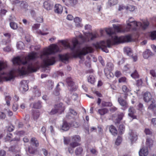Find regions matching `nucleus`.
I'll return each mask as SVG.
<instances>
[{
  "instance_id": "49530a36",
  "label": "nucleus",
  "mask_w": 156,
  "mask_h": 156,
  "mask_svg": "<svg viewBox=\"0 0 156 156\" xmlns=\"http://www.w3.org/2000/svg\"><path fill=\"white\" fill-rule=\"evenodd\" d=\"M122 90L124 92H129L131 90L130 88H128L125 85H124L122 87Z\"/></svg>"
},
{
  "instance_id": "0eeeda50",
  "label": "nucleus",
  "mask_w": 156,
  "mask_h": 156,
  "mask_svg": "<svg viewBox=\"0 0 156 156\" xmlns=\"http://www.w3.org/2000/svg\"><path fill=\"white\" fill-rule=\"evenodd\" d=\"M66 81L68 85L71 87L70 90L72 91H75L77 88L76 86L74 87V83L73 82L72 79L70 77H68L66 79Z\"/></svg>"
},
{
  "instance_id": "412c9836",
  "label": "nucleus",
  "mask_w": 156,
  "mask_h": 156,
  "mask_svg": "<svg viewBox=\"0 0 156 156\" xmlns=\"http://www.w3.org/2000/svg\"><path fill=\"white\" fill-rule=\"evenodd\" d=\"M37 151V149L35 147H33V146L30 145L27 151L30 154H34Z\"/></svg>"
},
{
  "instance_id": "864d4df0",
  "label": "nucleus",
  "mask_w": 156,
  "mask_h": 156,
  "mask_svg": "<svg viewBox=\"0 0 156 156\" xmlns=\"http://www.w3.org/2000/svg\"><path fill=\"white\" fill-rule=\"evenodd\" d=\"M57 112H58V111L55 108L54 109H53L51 111V112H50V113H49V114H50V115H54L55 114H56V113H57Z\"/></svg>"
},
{
  "instance_id": "5fc2aeb1",
  "label": "nucleus",
  "mask_w": 156,
  "mask_h": 156,
  "mask_svg": "<svg viewBox=\"0 0 156 156\" xmlns=\"http://www.w3.org/2000/svg\"><path fill=\"white\" fill-rule=\"evenodd\" d=\"M20 6L21 7L26 8L27 7V5L24 2H21Z\"/></svg>"
},
{
  "instance_id": "bf43d9fd",
  "label": "nucleus",
  "mask_w": 156,
  "mask_h": 156,
  "mask_svg": "<svg viewBox=\"0 0 156 156\" xmlns=\"http://www.w3.org/2000/svg\"><path fill=\"white\" fill-rule=\"evenodd\" d=\"M126 78L125 77H122L120 78L119 80V83H122L126 81Z\"/></svg>"
},
{
  "instance_id": "473e14b6",
  "label": "nucleus",
  "mask_w": 156,
  "mask_h": 156,
  "mask_svg": "<svg viewBox=\"0 0 156 156\" xmlns=\"http://www.w3.org/2000/svg\"><path fill=\"white\" fill-rule=\"evenodd\" d=\"M150 74L151 76V78L155 80L156 78V72L154 70L152 69L150 71Z\"/></svg>"
},
{
  "instance_id": "423d86ee",
  "label": "nucleus",
  "mask_w": 156,
  "mask_h": 156,
  "mask_svg": "<svg viewBox=\"0 0 156 156\" xmlns=\"http://www.w3.org/2000/svg\"><path fill=\"white\" fill-rule=\"evenodd\" d=\"M20 90L23 92H25L28 89L27 82L26 80H23L20 83Z\"/></svg>"
},
{
  "instance_id": "c756f323",
  "label": "nucleus",
  "mask_w": 156,
  "mask_h": 156,
  "mask_svg": "<svg viewBox=\"0 0 156 156\" xmlns=\"http://www.w3.org/2000/svg\"><path fill=\"white\" fill-rule=\"evenodd\" d=\"M59 58L62 62H64V61H66L68 60L69 58V56L67 54L63 55H59Z\"/></svg>"
},
{
  "instance_id": "39448f33",
  "label": "nucleus",
  "mask_w": 156,
  "mask_h": 156,
  "mask_svg": "<svg viewBox=\"0 0 156 156\" xmlns=\"http://www.w3.org/2000/svg\"><path fill=\"white\" fill-rule=\"evenodd\" d=\"M118 101L119 104L122 107V109L125 110L128 107V105L126 101L123 99L122 97L120 96L118 98Z\"/></svg>"
},
{
  "instance_id": "4be33fe9",
  "label": "nucleus",
  "mask_w": 156,
  "mask_h": 156,
  "mask_svg": "<svg viewBox=\"0 0 156 156\" xmlns=\"http://www.w3.org/2000/svg\"><path fill=\"white\" fill-rule=\"evenodd\" d=\"M12 134L9 133L6 136V137L5 139L6 140L12 141L13 140H18L19 139L18 138H14L12 139Z\"/></svg>"
},
{
  "instance_id": "f704fd0d",
  "label": "nucleus",
  "mask_w": 156,
  "mask_h": 156,
  "mask_svg": "<svg viewBox=\"0 0 156 156\" xmlns=\"http://www.w3.org/2000/svg\"><path fill=\"white\" fill-rule=\"evenodd\" d=\"M101 105L103 107H111L112 106V104L111 102L105 101H102Z\"/></svg>"
},
{
  "instance_id": "774afa93",
  "label": "nucleus",
  "mask_w": 156,
  "mask_h": 156,
  "mask_svg": "<svg viewBox=\"0 0 156 156\" xmlns=\"http://www.w3.org/2000/svg\"><path fill=\"white\" fill-rule=\"evenodd\" d=\"M6 154V152L4 150H0V156H4Z\"/></svg>"
},
{
  "instance_id": "a18cd8bd",
  "label": "nucleus",
  "mask_w": 156,
  "mask_h": 156,
  "mask_svg": "<svg viewBox=\"0 0 156 156\" xmlns=\"http://www.w3.org/2000/svg\"><path fill=\"white\" fill-rule=\"evenodd\" d=\"M122 140V138L120 136H118L115 142V144L117 145H119L121 142Z\"/></svg>"
},
{
  "instance_id": "603ef678",
  "label": "nucleus",
  "mask_w": 156,
  "mask_h": 156,
  "mask_svg": "<svg viewBox=\"0 0 156 156\" xmlns=\"http://www.w3.org/2000/svg\"><path fill=\"white\" fill-rule=\"evenodd\" d=\"M6 117L5 114L3 112L0 111V119H4Z\"/></svg>"
},
{
  "instance_id": "c03bdc74",
  "label": "nucleus",
  "mask_w": 156,
  "mask_h": 156,
  "mask_svg": "<svg viewBox=\"0 0 156 156\" xmlns=\"http://www.w3.org/2000/svg\"><path fill=\"white\" fill-rule=\"evenodd\" d=\"M70 5L72 6L76 5L77 2V0H69Z\"/></svg>"
},
{
  "instance_id": "8fccbe9b",
  "label": "nucleus",
  "mask_w": 156,
  "mask_h": 156,
  "mask_svg": "<svg viewBox=\"0 0 156 156\" xmlns=\"http://www.w3.org/2000/svg\"><path fill=\"white\" fill-rule=\"evenodd\" d=\"M126 9L130 11H133L135 10V7L132 5H129L126 7Z\"/></svg>"
},
{
  "instance_id": "a211bd4d",
  "label": "nucleus",
  "mask_w": 156,
  "mask_h": 156,
  "mask_svg": "<svg viewBox=\"0 0 156 156\" xmlns=\"http://www.w3.org/2000/svg\"><path fill=\"white\" fill-rule=\"evenodd\" d=\"M43 5L45 9L48 10L51 9L53 7V5L50 3L49 1H45Z\"/></svg>"
},
{
  "instance_id": "20e7f679",
  "label": "nucleus",
  "mask_w": 156,
  "mask_h": 156,
  "mask_svg": "<svg viewBox=\"0 0 156 156\" xmlns=\"http://www.w3.org/2000/svg\"><path fill=\"white\" fill-rule=\"evenodd\" d=\"M127 24L126 30L128 31L130 30H136L140 27L145 30L147 28L149 25L148 22H144L142 24L141 23L137 22L134 20L132 17H130L129 20L126 22Z\"/></svg>"
},
{
  "instance_id": "393cba45",
  "label": "nucleus",
  "mask_w": 156,
  "mask_h": 156,
  "mask_svg": "<svg viewBox=\"0 0 156 156\" xmlns=\"http://www.w3.org/2000/svg\"><path fill=\"white\" fill-rule=\"evenodd\" d=\"M151 103L148 107V109L153 110L156 107V101L154 99H152Z\"/></svg>"
},
{
  "instance_id": "6ab92c4d",
  "label": "nucleus",
  "mask_w": 156,
  "mask_h": 156,
  "mask_svg": "<svg viewBox=\"0 0 156 156\" xmlns=\"http://www.w3.org/2000/svg\"><path fill=\"white\" fill-rule=\"evenodd\" d=\"M70 126V124H69L66 122H64L63 123L61 129L64 131H66L69 129Z\"/></svg>"
},
{
  "instance_id": "4c0bfd02",
  "label": "nucleus",
  "mask_w": 156,
  "mask_h": 156,
  "mask_svg": "<svg viewBox=\"0 0 156 156\" xmlns=\"http://www.w3.org/2000/svg\"><path fill=\"white\" fill-rule=\"evenodd\" d=\"M41 107L40 102H38L33 104V108H35L39 109Z\"/></svg>"
},
{
  "instance_id": "c9c22d12",
  "label": "nucleus",
  "mask_w": 156,
  "mask_h": 156,
  "mask_svg": "<svg viewBox=\"0 0 156 156\" xmlns=\"http://www.w3.org/2000/svg\"><path fill=\"white\" fill-rule=\"evenodd\" d=\"M118 3V0H108V4L110 6L116 5Z\"/></svg>"
},
{
  "instance_id": "a19ab883",
  "label": "nucleus",
  "mask_w": 156,
  "mask_h": 156,
  "mask_svg": "<svg viewBox=\"0 0 156 156\" xmlns=\"http://www.w3.org/2000/svg\"><path fill=\"white\" fill-rule=\"evenodd\" d=\"M107 69L109 71H111L113 69L114 66L113 64L111 63H108L107 65Z\"/></svg>"
},
{
  "instance_id": "7c9ffc66",
  "label": "nucleus",
  "mask_w": 156,
  "mask_h": 156,
  "mask_svg": "<svg viewBox=\"0 0 156 156\" xmlns=\"http://www.w3.org/2000/svg\"><path fill=\"white\" fill-rule=\"evenodd\" d=\"M83 151V149L81 147H78L75 150V154L77 155H80L82 153Z\"/></svg>"
},
{
  "instance_id": "ea45409f",
  "label": "nucleus",
  "mask_w": 156,
  "mask_h": 156,
  "mask_svg": "<svg viewBox=\"0 0 156 156\" xmlns=\"http://www.w3.org/2000/svg\"><path fill=\"white\" fill-rule=\"evenodd\" d=\"M10 27L13 29H16L18 27L17 24L14 22H10Z\"/></svg>"
},
{
  "instance_id": "37998d69",
  "label": "nucleus",
  "mask_w": 156,
  "mask_h": 156,
  "mask_svg": "<svg viewBox=\"0 0 156 156\" xmlns=\"http://www.w3.org/2000/svg\"><path fill=\"white\" fill-rule=\"evenodd\" d=\"M79 145V144L77 142H73L70 144V147H72L73 148Z\"/></svg>"
},
{
  "instance_id": "9d476101",
  "label": "nucleus",
  "mask_w": 156,
  "mask_h": 156,
  "mask_svg": "<svg viewBox=\"0 0 156 156\" xmlns=\"http://www.w3.org/2000/svg\"><path fill=\"white\" fill-rule=\"evenodd\" d=\"M131 143H133V142L136 141L137 139V137L136 134L133 132H131L129 133V137Z\"/></svg>"
},
{
  "instance_id": "c85d7f7f",
  "label": "nucleus",
  "mask_w": 156,
  "mask_h": 156,
  "mask_svg": "<svg viewBox=\"0 0 156 156\" xmlns=\"http://www.w3.org/2000/svg\"><path fill=\"white\" fill-rule=\"evenodd\" d=\"M153 141L150 138H147L146 141V144L147 147H150L153 145Z\"/></svg>"
},
{
  "instance_id": "de8ad7c7",
  "label": "nucleus",
  "mask_w": 156,
  "mask_h": 156,
  "mask_svg": "<svg viewBox=\"0 0 156 156\" xmlns=\"http://www.w3.org/2000/svg\"><path fill=\"white\" fill-rule=\"evenodd\" d=\"M5 99L6 101L7 105L9 106L10 105V101L11 100V97L9 96H6Z\"/></svg>"
},
{
  "instance_id": "1a4fd4ad",
  "label": "nucleus",
  "mask_w": 156,
  "mask_h": 156,
  "mask_svg": "<svg viewBox=\"0 0 156 156\" xmlns=\"http://www.w3.org/2000/svg\"><path fill=\"white\" fill-rule=\"evenodd\" d=\"M55 108L58 111V112L60 114L65 109L62 103L55 105Z\"/></svg>"
},
{
  "instance_id": "6e6552de",
  "label": "nucleus",
  "mask_w": 156,
  "mask_h": 156,
  "mask_svg": "<svg viewBox=\"0 0 156 156\" xmlns=\"http://www.w3.org/2000/svg\"><path fill=\"white\" fill-rule=\"evenodd\" d=\"M154 54L149 50L147 49L143 53L144 58L145 59H147L149 57L152 56Z\"/></svg>"
},
{
  "instance_id": "f8f14e48",
  "label": "nucleus",
  "mask_w": 156,
  "mask_h": 156,
  "mask_svg": "<svg viewBox=\"0 0 156 156\" xmlns=\"http://www.w3.org/2000/svg\"><path fill=\"white\" fill-rule=\"evenodd\" d=\"M151 97V93L149 92H147L144 94V100L146 102H148L151 100H152Z\"/></svg>"
},
{
  "instance_id": "69168bd1",
  "label": "nucleus",
  "mask_w": 156,
  "mask_h": 156,
  "mask_svg": "<svg viewBox=\"0 0 156 156\" xmlns=\"http://www.w3.org/2000/svg\"><path fill=\"white\" fill-rule=\"evenodd\" d=\"M36 20V21L38 23H42L43 21V18L41 17H37Z\"/></svg>"
},
{
  "instance_id": "2eb2a0df",
  "label": "nucleus",
  "mask_w": 156,
  "mask_h": 156,
  "mask_svg": "<svg viewBox=\"0 0 156 156\" xmlns=\"http://www.w3.org/2000/svg\"><path fill=\"white\" fill-rule=\"evenodd\" d=\"M148 154V151L147 147L143 148L139 152V154L140 156H146Z\"/></svg>"
},
{
  "instance_id": "a878e982",
  "label": "nucleus",
  "mask_w": 156,
  "mask_h": 156,
  "mask_svg": "<svg viewBox=\"0 0 156 156\" xmlns=\"http://www.w3.org/2000/svg\"><path fill=\"white\" fill-rule=\"evenodd\" d=\"M80 137L79 135H75L71 137V141L73 142H78L80 141Z\"/></svg>"
},
{
  "instance_id": "aec40b11",
  "label": "nucleus",
  "mask_w": 156,
  "mask_h": 156,
  "mask_svg": "<svg viewBox=\"0 0 156 156\" xmlns=\"http://www.w3.org/2000/svg\"><path fill=\"white\" fill-rule=\"evenodd\" d=\"M109 130L112 135L115 136L117 134V131L115 126H111L109 128Z\"/></svg>"
},
{
  "instance_id": "72a5a7b5",
  "label": "nucleus",
  "mask_w": 156,
  "mask_h": 156,
  "mask_svg": "<svg viewBox=\"0 0 156 156\" xmlns=\"http://www.w3.org/2000/svg\"><path fill=\"white\" fill-rule=\"evenodd\" d=\"M88 81L91 84H93L95 82V79L93 76L90 75L88 78Z\"/></svg>"
},
{
  "instance_id": "f03ea898",
  "label": "nucleus",
  "mask_w": 156,
  "mask_h": 156,
  "mask_svg": "<svg viewBox=\"0 0 156 156\" xmlns=\"http://www.w3.org/2000/svg\"><path fill=\"white\" fill-rule=\"evenodd\" d=\"M105 30L107 34L111 37V39L108 40L106 42L104 41H100L97 44V48H101L106 53L108 52V50L106 48L107 46L110 48L112 45L120 43L129 42L132 40L131 37L129 35L118 37L115 35L111 28H105Z\"/></svg>"
},
{
  "instance_id": "7ed1b4c3",
  "label": "nucleus",
  "mask_w": 156,
  "mask_h": 156,
  "mask_svg": "<svg viewBox=\"0 0 156 156\" xmlns=\"http://www.w3.org/2000/svg\"><path fill=\"white\" fill-rule=\"evenodd\" d=\"M60 51L58 47L55 44L51 45L49 48H45L41 56V58L43 60L44 65L47 66L54 64L55 62V58L50 55L54 54Z\"/></svg>"
},
{
  "instance_id": "e433bc0d",
  "label": "nucleus",
  "mask_w": 156,
  "mask_h": 156,
  "mask_svg": "<svg viewBox=\"0 0 156 156\" xmlns=\"http://www.w3.org/2000/svg\"><path fill=\"white\" fill-rule=\"evenodd\" d=\"M59 85V84L57 85L55 89L54 92V94L56 96L58 95L59 94V91L60 90V89L58 87Z\"/></svg>"
},
{
  "instance_id": "2f4dec72",
  "label": "nucleus",
  "mask_w": 156,
  "mask_h": 156,
  "mask_svg": "<svg viewBox=\"0 0 156 156\" xmlns=\"http://www.w3.org/2000/svg\"><path fill=\"white\" fill-rule=\"evenodd\" d=\"M131 76L134 79L138 78L139 77V75L136 69H135L131 74Z\"/></svg>"
},
{
  "instance_id": "13d9d810",
  "label": "nucleus",
  "mask_w": 156,
  "mask_h": 156,
  "mask_svg": "<svg viewBox=\"0 0 156 156\" xmlns=\"http://www.w3.org/2000/svg\"><path fill=\"white\" fill-rule=\"evenodd\" d=\"M144 132L146 135H151L152 133V132L149 129H146L144 130Z\"/></svg>"
},
{
  "instance_id": "58836bf2",
  "label": "nucleus",
  "mask_w": 156,
  "mask_h": 156,
  "mask_svg": "<svg viewBox=\"0 0 156 156\" xmlns=\"http://www.w3.org/2000/svg\"><path fill=\"white\" fill-rule=\"evenodd\" d=\"M47 85L49 90H51L53 87V83L51 80L48 81Z\"/></svg>"
},
{
  "instance_id": "052dcab7",
  "label": "nucleus",
  "mask_w": 156,
  "mask_h": 156,
  "mask_svg": "<svg viewBox=\"0 0 156 156\" xmlns=\"http://www.w3.org/2000/svg\"><path fill=\"white\" fill-rule=\"evenodd\" d=\"M71 126L74 127H77L78 126V125L77 122H74L70 124Z\"/></svg>"
},
{
  "instance_id": "79ce46f5",
  "label": "nucleus",
  "mask_w": 156,
  "mask_h": 156,
  "mask_svg": "<svg viewBox=\"0 0 156 156\" xmlns=\"http://www.w3.org/2000/svg\"><path fill=\"white\" fill-rule=\"evenodd\" d=\"M106 69L104 70V72L105 73L106 76H107V78L108 79H110L111 78H112L113 76V74L111 73L109 71H108V73H106Z\"/></svg>"
},
{
  "instance_id": "e2e57ef3",
  "label": "nucleus",
  "mask_w": 156,
  "mask_h": 156,
  "mask_svg": "<svg viewBox=\"0 0 156 156\" xmlns=\"http://www.w3.org/2000/svg\"><path fill=\"white\" fill-rule=\"evenodd\" d=\"M40 25V24H35L32 26V28L35 30L37 29L39 27Z\"/></svg>"
},
{
  "instance_id": "3c124183",
  "label": "nucleus",
  "mask_w": 156,
  "mask_h": 156,
  "mask_svg": "<svg viewBox=\"0 0 156 156\" xmlns=\"http://www.w3.org/2000/svg\"><path fill=\"white\" fill-rule=\"evenodd\" d=\"M125 129V126L123 125H120L119 126V131L120 133H122Z\"/></svg>"
},
{
  "instance_id": "f257e3e1",
  "label": "nucleus",
  "mask_w": 156,
  "mask_h": 156,
  "mask_svg": "<svg viewBox=\"0 0 156 156\" xmlns=\"http://www.w3.org/2000/svg\"><path fill=\"white\" fill-rule=\"evenodd\" d=\"M84 36L80 35L78 36L79 41L75 38L73 39L72 41V45L70 46L67 41H61L60 42L65 49L70 48L72 51V54L74 57H80L82 55H85L92 52L93 49L90 47L85 46L81 50L76 49V46L78 44H81L89 42L90 40H93L97 37L98 35L97 33H84Z\"/></svg>"
},
{
  "instance_id": "6e6d98bb",
  "label": "nucleus",
  "mask_w": 156,
  "mask_h": 156,
  "mask_svg": "<svg viewBox=\"0 0 156 156\" xmlns=\"http://www.w3.org/2000/svg\"><path fill=\"white\" fill-rule=\"evenodd\" d=\"M11 49L12 48L9 46H7L3 48L4 51L7 52H9L11 51Z\"/></svg>"
},
{
  "instance_id": "bb28decb",
  "label": "nucleus",
  "mask_w": 156,
  "mask_h": 156,
  "mask_svg": "<svg viewBox=\"0 0 156 156\" xmlns=\"http://www.w3.org/2000/svg\"><path fill=\"white\" fill-rule=\"evenodd\" d=\"M32 115L34 119V120H36L39 117L40 114L38 111H34L32 112Z\"/></svg>"
},
{
  "instance_id": "cd10ccee",
  "label": "nucleus",
  "mask_w": 156,
  "mask_h": 156,
  "mask_svg": "<svg viewBox=\"0 0 156 156\" xmlns=\"http://www.w3.org/2000/svg\"><path fill=\"white\" fill-rule=\"evenodd\" d=\"M17 48L20 50L23 49L25 47L24 43L22 41H19L17 44Z\"/></svg>"
},
{
  "instance_id": "f3484780",
  "label": "nucleus",
  "mask_w": 156,
  "mask_h": 156,
  "mask_svg": "<svg viewBox=\"0 0 156 156\" xmlns=\"http://www.w3.org/2000/svg\"><path fill=\"white\" fill-rule=\"evenodd\" d=\"M30 145L34 146L35 147L39 146L38 141L35 137H32L30 140Z\"/></svg>"
},
{
  "instance_id": "dca6fc26",
  "label": "nucleus",
  "mask_w": 156,
  "mask_h": 156,
  "mask_svg": "<svg viewBox=\"0 0 156 156\" xmlns=\"http://www.w3.org/2000/svg\"><path fill=\"white\" fill-rule=\"evenodd\" d=\"M124 51L128 55L131 56L133 55V51L132 50L128 47H125L123 49Z\"/></svg>"
},
{
  "instance_id": "338daca9",
  "label": "nucleus",
  "mask_w": 156,
  "mask_h": 156,
  "mask_svg": "<svg viewBox=\"0 0 156 156\" xmlns=\"http://www.w3.org/2000/svg\"><path fill=\"white\" fill-rule=\"evenodd\" d=\"M42 151L45 156H49L50 154L45 149H43Z\"/></svg>"
},
{
  "instance_id": "ddd939ff",
  "label": "nucleus",
  "mask_w": 156,
  "mask_h": 156,
  "mask_svg": "<svg viewBox=\"0 0 156 156\" xmlns=\"http://www.w3.org/2000/svg\"><path fill=\"white\" fill-rule=\"evenodd\" d=\"M128 115L133 119H136V116L134 115L135 110L133 107H130L129 109Z\"/></svg>"
},
{
  "instance_id": "680f3d73",
  "label": "nucleus",
  "mask_w": 156,
  "mask_h": 156,
  "mask_svg": "<svg viewBox=\"0 0 156 156\" xmlns=\"http://www.w3.org/2000/svg\"><path fill=\"white\" fill-rule=\"evenodd\" d=\"M18 108V105L16 104H14L12 106V109L15 112L16 111Z\"/></svg>"
},
{
  "instance_id": "09e8293b",
  "label": "nucleus",
  "mask_w": 156,
  "mask_h": 156,
  "mask_svg": "<svg viewBox=\"0 0 156 156\" xmlns=\"http://www.w3.org/2000/svg\"><path fill=\"white\" fill-rule=\"evenodd\" d=\"M151 36L152 40H154L156 39V31L152 32L151 33Z\"/></svg>"
},
{
  "instance_id": "4d7b16f0",
  "label": "nucleus",
  "mask_w": 156,
  "mask_h": 156,
  "mask_svg": "<svg viewBox=\"0 0 156 156\" xmlns=\"http://www.w3.org/2000/svg\"><path fill=\"white\" fill-rule=\"evenodd\" d=\"M91 26L89 24H86L84 27V28L85 30L89 31L91 29Z\"/></svg>"
},
{
  "instance_id": "5701e85b",
  "label": "nucleus",
  "mask_w": 156,
  "mask_h": 156,
  "mask_svg": "<svg viewBox=\"0 0 156 156\" xmlns=\"http://www.w3.org/2000/svg\"><path fill=\"white\" fill-rule=\"evenodd\" d=\"M113 26L115 30L117 32H120L122 31L121 30L122 28V25L118 24L116 25L115 24H113Z\"/></svg>"
},
{
  "instance_id": "4468645a",
  "label": "nucleus",
  "mask_w": 156,
  "mask_h": 156,
  "mask_svg": "<svg viewBox=\"0 0 156 156\" xmlns=\"http://www.w3.org/2000/svg\"><path fill=\"white\" fill-rule=\"evenodd\" d=\"M74 22L75 23L76 27H82L83 25L81 23L82 19L78 17H75L74 20Z\"/></svg>"
},
{
  "instance_id": "b1692460",
  "label": "nucleus",
  "mask_w": 156,
  "mask_h": 156,
  "mask_svg": "<svg viewBox=\"0 0 156 156\" xmlns=\"http://www.w3.org/2000/svg\"><path fill=\"white\" fill-rule=\"evenodd\" d=\"M108 112V109L106 108L99 109L98 110V113L101 115H103L107 113Z\"/></svg>"
},
{
  "instance_id": "0e129e2a",
  "label": "nucleus",
  "mask_w": 156,
  "mask_h": 156,
  "mask_svg": "<svg viewBox=\"0 0 156 156\" xmlns=\"http://www.w3.org/2000/svg\"><path fill=\"white\" fill-rule=\"evenodd\" d=\"M70 139L68 138H64V142L65 144H68L70 142Z\"/></svg>"
},
{
  "instance_id": "9b49d317",
  "label": "nucleus",
  "mask_w": 156,
  "mask_h": 156,
  "mask_svg": "<svg viewBox=\"0 0 156 156\" xmlns=\"http://www.w3.org/2000/svg\"><path fill=\"white\" fill-rule=\"evenodd\" d=\"M62 7L61 5L59 4L55 5L54 7V11L55 13L61 14L62 12Z\"/></svg>"
}]
</instances>
